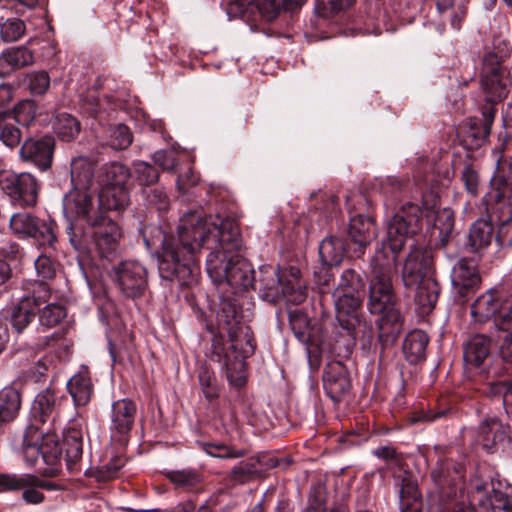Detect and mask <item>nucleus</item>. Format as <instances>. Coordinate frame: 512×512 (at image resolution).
I'll return each mask as SVG.
<instances>
[{"mask_svg": "<svg viewBox=\"0 0 512 512\" xmlns=\"http://www.w3.org/2000/svg\"><path fill=\"white\" fill-rule=\"evenodd\" d=\"M98 204L102 214L111 215L123 211L129 204L127 186L102 185L98 193Z\"/></svg>", "mask_w": 512, "mask_h": 512, "instance_id": "nucleus-26", "label": "nucleus"}, {"mask_svg": "<svg viewBox=\"0 0 512 512\" xmlns=\"http://www.w3.org/2000/svg\"><path fill=\"white\" fill-rule=\"evenodd\" d=\"M55 149V140L46 135L41 138H27L20 150L22 161L35 165L39 170L46 171L51 168Z\"/></svg>", "mask_w": 512, "mask_h": 512, "instance_id": "nucleus-14", "label": "nucleus"}, {"mask_svg": "<svg viewBox=\"0 0 512 512\" xmlns=\"http://www.w3.org/2000/svg\"><path fill=\"white\" fill-rule=\"evenodd\" d=\"M130 170L119 162H111L101 167V183L113 187L126 186L130 178Z\"/></svg>", "mask_w": 512, "mask_h": 512, "instance_id": "nucleus-44", "label": "nucleus"}, {"mask_svg": "<svg viewBox=\"0 0 512 512\" xmlns=\"http://www.w3.org/2000/svg\"><path fill=\"white\" fill-rule=\"evenodd\" d=\"M110 275L113 283L126 298H140L147 289L148 272L138 261H122L113 267Z\"/></svg>", "mask_w": 512, "mask_h": 512, "instance_id": "nucleus-9", "label": "nucleus"}, {"mask_svg": "<svg viewBox=\"0 0 512 512\" xmlns=\"http://www.w3.org/2000/svg\"><path fill=\"white\" fill-rule=\"evenodd\" d=\"M163 475L177 489L183 491H194L202 483L201 474L195 469L169 470L163 472Z\"/></svg>", "mask_w": 512, "mask_h": 512, "instance_id": "nucleus-40", "label": "nucleus"}, {"mask_svg": "<svg viewBox=\"0 0 512 512\" xmlns=\"http://www.w3.org/2000/svg\"><path fill=\"white\" fill-rule=\"evenodd\" d=\"M67 390L75 406H86L93 395V384L88 370H81L67 382Z\"/></svg>", "mask_w": 512, "mask_h": 512, "instance_id": "nucleus-32", "label": "nucleus"}, {"mask_svg": "<svg viewBox=\"0 0 512 512\" xmlns=\"http://www.w3.org/2000/svg\"><path fill=\"white\" fill-rule=\"evenodd\" d=\"M41 456L45 464L55 466L62 458V447L58 436L54 432H41L40 436Z\"/></svg>", "mask_w": 512, "mask_h": 512, "instance_id": "nucleus-46", "label": "nucleus"}, {"mask_svg": "<svg viewBox=\"0 0 512 512\" xmlns=\"http://www.w3.org/2000/svg\"><path fill=\"white\" fill-rule=\"evenodd\" d=\"M423 212L419 205L408 202L388 223L387 240L382 245L392 254L398 255L404 248L406 239L422 229Z\"/></svg>", "mask_w": 512, "mask_h": 512, "instance_id": "nucleus-6", "label": "nucleus"}, {"mask_svg": "<svg viewBox=\"0 0 512 512\" xmlns=\"http://www.w3.org/2000/svg\"><path fill=\"white\" fill-rule=\"evenodd\" d=\"M283 0H257V7L266 21L274 20L280 13Z\"/></svg>", "mask_w": 512, "mask_h": 512, "instance_id": "nucleus-62", "label": "nucleus"}, {"mask_svg": "<svg viewBox=\"0 0 512 512\" xmlns=\"http://www.w3.org/2000/svg\"><path fill=\"white\" fill-rule=\"evenodd\" d=\"M24 295L21 300H28L31 308L36 311L51 298L50 286L41 280H25L22 283Z\"/></svg>", "mask_w": 512, "mask_h": 512, "instance_id": "nucleus-39", "label": "nucleus"}, {"mask_svg": "<svg viewBox=\"0 0 512 512\" xmlns=\"http://www.w3.org/2000/svg\"><path fill=\"white\" fill-rule=\"evenodd\" d=\"M255 463L256 461L252 457L238 462L232 467L229 473V480L234 484L240 485L253 481L260 476Z\"/></svg>", "mask_w": 512, "mask_h": 512, "instance_id": "nucleus-47", "label": "nucleus"}, {"mask_svg": "<svg viewBox=\"0 0 512 512\" xmlns=\"http://www.w3.org/2000/svg\"><path fill=\"white\" fill-rule=\"evenodd\" d=\"M240 230L238 223L229 217L209 222L196 214L181 219L177 236L165 235L160 251L157 252L158 269L162 279L177 280L181 285L190 286L197 282L200 273L196 254L208 246L215 251L228 253L238 250Z\"/></svg>", "mask_w": 512, "mask_h": 512, "instance_id": "nucleus-1", "label": "nucleus"}, {"mask_svg": "<svg viewBox=\"0 0 512 512\" xmlns=\"http://www.w3.org/2000/svg\"><path fill=\"white\" fill-rule=\"evenodd\" d=\"M433 265L434 255L431 248L424 246L413 247L402 269V280L405 287H413L421 280H425L426 276L432 271Z\"/></svg>", "mask_w": 512, "mask_h": 512, "instance_id": "nucleus-13", "label": "nucleus"}, {"mask_svg": "<svg viewBox=\"0 0 512 512\" xmlns=\"http://www.w3.org/2000/svg\"><path fill=\"white\" fill-rule=\"evenodd\" d=\"M94 164L85 157H77L71 162V189H90L94 178Z\"/></svg>", "mask_w": 512, "mask_h": 512, "instance_id": "nucleus-38", "label": "nucleus"}, {"mask_svg": "<svg viewBox=\"0 0 512 512\" xmlns=\"http://www.w3.org/2000/svg\"><path fill=\"white\" fill-rule=\"evenodd\" d=\"M125 458L115 456L109 462L99 466L94 472L93 477L99 482H107L117 477L120 469L125 465Z\"/></svg>", "mask_w": 512, "mask_h": 512, "instance_id": "nucleus-52", "label": "nucleus"}, {"mask_svg": "<svg viewBox=\"0 0 512 512\" xmlns=\"http://www.w3.org/2000/svg\"><path fill=\"white\" fill-rule=\"evenodd\" d=\"M495 114V105L486 103L482 107V123L477 119H469V128L466 132L465 141L471 139L470 145L472 148L482 146L488 139Z\"/></svg>", "mask_w": 512, "mask_h": 512, "instance_id": "nucleus-25", "label": "nucleus"}, {"mask_svg": "<svg viewBox=\"0 0 512 512\" xmlns=\"http://www.w3.org/2000/svg\"><path fill=\"white\" fill-rule=\"evenodd\" d=\"M490 184L491 190L483 197V204L488 203L496 209H500L496 205L502 202L512 204V157L500 155Z\"/></svg>", "mask_w": 512, "mask_h": 512, "instance_id": "nucleus-10", "label": "nucleus"}, {"mask_svg": "<svg viewBox=\"0 0 512 512\" xmlns=\"http://www.w3.org/2000/svg\"><path fill=\"white\" fill-rule=\"evenodd\" d=\"M59 415V403L56 392L48 387L38 393L32 403L31 417L35 423L44 424L49 419L54 423Z\"/></svg>", "mask_w": 512, "mask_h": 512, "instance_id": "nucleus-24", "label": "nucleus"}, {"mask_svg": "<svg viewBox=\"0 0 512 512\" xmlns=\"http://www.w3.org/2000/svg\"><path fill=\"white\" fill-rule=\"evenodd\" d=\"M197 382L206 401L216 410L220 397L221 386L214 370L208 364H202L197 370Z\"/></svg>", "mask_w": 512, "mask_h": 512, "instance_id": "nucleus-36", "label": "nucleus"}, {"mask_svg": "<svg viewBox=\"0 0 512 512\" xmlns=\"http://www.w3.org/2000/svg\"><path fill=\"white\" fill-rule=\"evenodd\" d=\"M476 441L489 453L510 442V426L497 418L485 419L477 429Z\"/></svg>", "mask_w": 512, "mask_h": 512, "instance_id": "nucleus-17", "label": "nucleus"}, {"mask_svg": "<svg viewBox=\"0 0 512 512\" xmlns=\"http://www.w3.org/2000/svg\"><path fill=\"white\" fill-rule=\"evenodd\" d=\"M429 343L427 334L419 329L409 332L403 343V353L406 360L416 364L426 356V348Z\"/></svg>", "mask_w": 512, "mask_h": 512, "instance_id": "nucleus-37", "label": "nucleus"}, {"mask_svg": "<svg viewBox=\"0 0 512 512\" xmlns=\"http://www.w3.org/2000/svg\"><path fill=\"white\" fill-rule=\"evenodd\" d=\"M133 135L128 126L124 124L116 125L110 134V146L116 150H123L132 143Z\"/></svg>", "mask_w": 512, "mask_h": 512, "instance_id": "nucleus-56", "label": "nucleus"}, {"mask_svg": "<svg viewBox=\"0 0 512 512\" xmlns=\"http://www.w3.org/2000/svg\"><path fill=\"white\" fill-rule=\"evenodd\" d=\"M465 467L453 460L446 459L437 463L431 471V478L441 489L451 490L448 495L455 493L456 490H462L465 483Z\"/></svg>", "mask_w": 512, "mask_h": 512, "instance_id": "nucleus-19", "label": "nucleus"}, {"mask_svg": "<svg viewBox=\"0 0 512 512\" xmlns=\"http://www.w3.org/2000/svg\"><path fill=\"white\" fill-rule=\"evenodd\" d=\"M487 214L494 215L501 221L498 232L495 236L496 241L502 247L512 246V204L505 202L499 203V208L496 209L493 205L483 204ZM498 207V205H496Z\"/></svg>", "mask_w": 512, "mask_h": 512, "instance_id": "nucleus-31", "label": "nucleus"}, {"mask_svg": "<svg viewBox=\"0 0 512 512\" xmlns=\"http://www.w3.org/2000/svg\"><path fill=\"white\" fill-rule=\"evenodd\" d=\"M40 436L41 431L36 424H30L25 430L22 450L24 459L29 465H34L41 455Z\"/></svg>", "mask_w": 512, "mask_h": 512, "instance_id": "nucleus-45", "label": "nucleus"}, {"mask_svg": "<svg viewBox=\"0 0 512 512\" xmlns=\"http://www.w3.org/2000/svg\"><path fill=\"white\" fill-rule=\"evenodd\" d=\"M415 303L420 314H429L433 311L440 294V285L434 278H426L418 284Z\"/></svg>", "mask_w": 512, "mask_h": 512, "instance_id": "nucleus-34", "label": "nucleus"}, {"mask_svg": "<svg viewBox=\"0 0 512 512\" xmlns=\"http://www.w3.org/2000/svg\"><path fill=\"white\" fill-rule=\"evenodd\" d=\"M404 497H421L417 482L408 471L404 472L400 483V498Z\"/></svg>", "mask_w": 512, "mask_h": 512, "instance_id": "nucleus-64", "label": "nucleus"}, {"mask_svg": "<svg viewBox=\"0 0 512 512\" xmlns=\"http://www.w3.org/2000/svg\"><path fill=\"white\" fill-rule=\"evenodd\" d=\"M2 189L22 206H33L37 202V182L29 173L1 172Z\"/></svg>", "mask_w": 512, "mask_h": 512, "instance_id": "nucleus-11", "label": "nucleus"}, {"mask_svg": "<svg viewBox=\"0 0 512 512\" xmlns=\"http://www.w3.org/2000/svg\"><path fill=\"white\" fill-rule=\"evenodd\" d=\"M28 87L33 95H43L50 86V77L46 71H34L27 75Z\"/></svg>", "mask_w": 512, "mask_h": 512, "instance_id": "nucleus-59", "label": "nucleus"}, {"mask_svg": "<svg viewBox=\"0 0 512 512\" xmlns=\"http://www.w3.org/2000/svg\"><path fill=\"white\" fill-rule=\"evenodd\" d=\"M53 129L61 141L71 142L79 135L81 124L73 115L61 112L56 115Z\"/></svg>", "mask_w": 512, "mask_h": 512, "instance_id": "nucleus-42", "label": "nucleus"}, {"mask_svg": "<svg viewBox=\"0 0 512 512\" xmlns=\"http://www.w3.org/2000/svg\"><path fill=\"white\" fill-rule=\"evenodd\" d=\"M217 324L220 331L227 333L231 342L230 348L237 354L231 360L226 353L224 336L221 333H215L209 357L215 362L223 361L230 385L243 387L246 383V359L255 353L257 347L253 331L242 322L240 308L234 300L229 298L221 301Z\"/></svg>", "mask_w": 512, "mask_h": 512, "instance_id": "nucleus-2", "label": "nucleus"}, {"mask_svg": "<svg viewBox=\"0 0 512 512\" xmlns=\"http://www.w3.org/2000/svg\"><path fill=\"white\" fill-rule=\"evenodd\" d=\"M512 512V505L506 493L492 489L478 512Z\"/></svg>", "mask_w": 512, "mask_h": 512, "instance_id": "nucleus-50", "label": "nucleus"}, {"mask_svg": "<svg viewBox=\"0 0 512 512\" xmlns=\"http://www.w3.org/2000/svg\"><path fill=\"white\" fill-rule=\"evenodd\" d=\"M361 288H363L362 277L354 269L348 268L342 272L336 290L358 293Z\"/></svg>", "mask_w": 512, "mask_h": 512, "instance_id": "nucleus-55", "label": "nucleus"}, {"mask_svg": "<svg viewBox=\"0 0 512 512\" xmlns=\"http://www.w3.org/2000/svg\"><path fill=\"white\" fill-rule=\"evenodd\" d=\"M501 307V293L490 289L478 296L471 305V316L474 322L483 324L490 320L496 323L497 314Z\"/></svg>", "mask_w": 512, "mask_h": 512, "instance_id": "nucleus-23", "label": "nucleus"}, {"mask_svg": "<svg viewBox=\"0 0 512 512\" xmlns=\"http://www.w3.org/2000/svg\"><path fill=\"white\" fill-rule=\"evenodd\" d=\"M37 311L31 308L28 300H20L13 309L11 323L17 332H22L35 317Z\"/></svg>", "mask_w": 512, "mask_h": 512, "instance_id": "nucleus-51", "label": "nucleus"}, {"mask_svg": "<svg viewBox=\"0 0 512 512\" xmlns=\"http://www.w3.org/2000/svg\"><path fill=\"white\" fill-rule=\"evenodd\" d=\"M487 214L486 218L477 219L470 227L468 234V245L473 252L481 254L492 243L494 238V227L492 217Z\"/></svg>", "mask_w": 512, "mask_h": 512, "instance_id": "nucleus-28", "label": "nucleus"}, {"mask_svg": "<svg viewBox=\"0 0 512 512\" xmlns=\"http://www.w3.org/2000/svg\"><path fill=\"white\" fill-rule=\"evenodd\" d=\"M64 210L77 218L85 220L87 225L91 219L103 215L99 204L95 206L94 195L90 189H70L63 200Z\"/></svg>", "mask_w": 512, "mask_h": 512, "instance_id": "nucleus-16", "label": "nucleus"}, {"mask_svg": "<svg viewBox=\"0 0 512 512\" xmlns=\"http://www.w3.org/2000/svg\"><path fill=\"white\" fill-rule=\"evenodd\" d=\"M507 57V54L498 55L494 51H489L483 56L480 80L483 90L489 95L486 103L495 105L508 94L511 81L504 66Z\"/></svg>", "mask_w": 512, "mask_h": 512, "instance_id": "nucleus-7", "label": "nucleus"}, {"mask_svg": "<svg viewBox=\"0 0 512 512\" xmlns=\"http://www.w3.org/2000/svg\"><path fill=\"white\" fill-rule=\"evenodd\" d=\"M37 312L40 324L47 328L58 325L67 316L66 307L59 303H46L44 308H39Z\"/></svg>", "mask_w": 512, "mask_h": 512, "instance_id": "nucleus-49", "label": "nucleus"}, {"mask_svg": "<svg viewBox=\"0 0 512 512\" xmlns=\"http://www.w3.org/2000/svg\"><path fill=\"white\" fill-rule=\"evenodd\" d=\"M454 212L449 208H443L435 212L433 227L439 231L442 246L448 244L454 229Z\"/></svg>", "mask_w": 512, "mask_h": 512, "instance_id": "nucleus-48", "label": "nucleus"}, {"mask_svg": "<svg viewBox=\"0 0 512 512\" xmlns=\"http://www.w3.org/2000/svg\"><path fill=\"white\" fill-rule=\"evenodd\" d=\"M319 256L326 266H337L344 256L343 241L335 236H329L322 240L319 246Z\"/></svg>", "mask_w": 512, "mask_h": 512, "instance_id": "nucleus-43", "label": "nucleus"}, {"mask_svg": "<svg viewBox=\"0 0 512 512\" xmlns=\"http://www.w3.org/2000/svg\"><path fill=\"white\" fill-rule=\"evenodd\" d=\"M460 178L466 192L472 197H477L481 185L478 171L471 164H467L463 168Z\"/></svg>", "mask_w": 512, "mask_h": 512, "instance_id": "nucleus-58", "label": "nucleus"}, {"mask_svg": "<svg viewBox=\"0 0 512 512\" xmlns=\"http://www.w3.org/2000/svg\"><path fill=\"white\" fill-rule=\"evenodd\" d=\"M90 233L82 229L69 227L68 235L72 246L81 254L101 259H111L117 253L122 238V229L111 215H99L88 224Z\"/></svg>", "mask_w": 512, "mask_h": 512, "instance_id": "nucleus-4", "label": "nucleus"}, {"mask_svg": "<svg viewBox=\"0 0 512 512\" xmlns=\"http://www.w3.org/2000/svg\"><path fill=\"white\" fill-rule=\"evenodd\" d=\"M258 282L263 289L276 291L280 285L278 270L274 269L272 266L260 268Z\"/></svg>", "mask_w": 512, "mask_h": 512, "instance_id": "nucleus-61", "label": "nucleus"}, {"mask_svg": "<svg viewBox=\"0 0 512 512\" xmlns=\"http://www.w3.org/2000/svg\"><path fill=\"white\" fill-rule=\"evenodd\" d=\"M348 236L357 245L354 255L360 258L364 255L365 249L377 237V226L375 219L371 216L358 214L350 218Z\"/></svg>", "mask_w": 512, "mask_h": 512, "instance_id": "nucleus-20", "label": "nucleus"}, {"mask_svg": "<svg viewBox=\"0 0 512 512\" xmlns=\"http://www.w3.org/2000/svg\"><path fill=\"white\" fill-rule=\"evenodd\" d=\"M25 474L0 473V493L22 491V499L28 504H40L45 496L36 486L18 484Z\"/></svg>", "mask_w": 512, "mask_h": 512, "instance_id": "nucleus-27", "label": "nucleus"}, {"mask_svg": "<svg viewBox=\"0 0 512 512\" xmlns=\"http://www.w3.org/2000/svg\"><path fill=\"white\" fill-rule=\"evenodd\" d=\"M336 317L340 326L351 336H354L356 328L360 324L359 311L362 299L358 293L342 292L335 290Z\"/></svg>", "mask_w": 512, "mask_h": 512, "instance_id": "nucleus-15", "label": "nucleus"}, {"mask_svg": "<svg viewBox=\"0 0 512 512\" xmlns=\"http://www.w3.org/2000/svg\"><path fill=\"white\" fill-rule=\"evenodd\" d=\"M65 452L66 467L70 472L76 471L83 454V433L81 429L69 427L63 433L62 450Z\"/></svg>", "mask_w": 512, "mask_h": 512, "instance_id": "nucleus-30", "label": "nucleus"}, {"mask_svg": "<svg viewBox=\"0 0 512 512\" xmlns=\"http://www.w3.org/2000/svg\"><path fill=\"white\" fill-rule=\"evenodd\" d=\"M9 227L18 238H32L40 246L51 247L57 240V224L54 220L40 219L27 212L13 214L9 221Z\"/></svg>", "mask_w": 512, "mask_h": 512, "instance_id": "nucleus-8", "label": "nucleus"}, {"mask_svg": "<svg viewBox=\"0 0 512 512\" xmlns=\"http://www.w3.org/2000/svg\"><path fill=\"white\" fill-rule=\"evenodd\" d=\"M15 119L22 125H28L35 118V105L32 101H23L15 109Z\"/></svg>", "mask_w": 512, "mask_h": 512, "instance_id": "nucleus-63", "label": "nucleus"}, {"mask_svg": "<svg viewBox=\"0 0 512 512\" xmlns=\"http://www.w3.org/2000/svg\"><path fill=\"white\" fill-rule=\"evenodd\" d=\"M137 405L130 398L112 402L110 412V435L114 441L126 443L134 427Z\"/></svg>", "mask_w": 512, "mask_h": 512, "instance_id": "nucleus-12", "label": "nucleus"}, {"mask_svg": "<svg viewBox=\"0 0 512 512\" xmlns=\"http://www.w3.org/2000/svg\"><path fill=\"white\" fill-rule=\"evenodd\" d=\"M488 483L479 480L471 481L468 492V503L463 501L448 500L437 506V512H478L485 498L489 495Z\"/></svg>", "mask_w": 512, "mask_h": 512, "instance_id": "nucleus-21", "label": "nucleus"}, {"mask_svg": "<svg viewBox=\"0 0 512 512\" xmlns=\"http://www.w3.org/2000/svg\"><path fill=\"white\" fill-rule=\"evenodd\" d=\"M197 446L207 455L222 460L226 459H238L246 455L245 449L236 448L233 445L226 444L224 442H212V441H197Z\"/></svg>", "mask_w": 512, "mask_h": 512, "instance_id": "nucleus-41", "label": "nucleus"}, {"mask_svg": "<svg viewBox=\"0 0 512 512\" xmlns=\"http://www.w3.org/2000/svg\"><path fill=\"white\" fill-rule=\"evenodd\" d=\"M496 318V326L507 331L512 328V294L505 298L501 295V307Z\"/></svg>", "mask_w": 512, "mask_h": 512, "instance_id": "nucleus-60", "label": "nucleus"}, {"mask_svg": "<svg viewBox=\"0 0 512 512\" xmlns=\"http://www.w3.org/2000/svg\"><path fill=\"white\" fill-rule=\"evenodd\" d=\"M490 348V337L483 334L472 336L464 347V362L468 366L480 367L489 356Z\"/></svg>", "mask_w": 512, "mask_h": 512, "instance_id": "nucleus-33", "label": "nucleus"}, {"mask_svg": "<svg viewBox=\"0 0 512 512\" xmlns=\"http://www.w3.org/2000/svg\"><path fill=\"white\" fill-rule=\"evenodd\" d=\"M22 133L20 128L6 119L0 129V141L8 148L13 149L20 145Z\"/></svg>", "mask_w": 512, "mask_h": 512, "instance_id": "nucleus-54", "label": "nucleus"}, {"mask_svg": "<svg viewBox=\"0 0 512 512\" xmlns=\"http://www.w3.org/2000/svg\"><path fill=\"white\" fill-rule=\"evenodd\" d=\"M397 256L389 254L386 246L382 245L375 250L370 261L367 307L372 314L381 315L377 322L380 340L389 336H398L403 327V317L396 309L398 297L392 281L396 271Z\"/></svg>", "mask_w": 512, "mask_h": 512, "instance_id": "nucleus-3", "label": "nucleus"}, {"mask_svg": "<svg viewBox=\"0 0 512 512\" xmlns=\"http://www.w3.org/2000/svg\"><path fill=\"white\" fill-rule=\"evenodd\" d=\"M25 23L18 18L7 19L1 26V38L5 42H15L25 33Z\"/></svg>", "mask_w": 512, "mask_h": 512, "instance_id": "nucleus-53", "label": "nucleus"}, {"mask_svg": "<svg viewBox=\"0 0 512 512\" xmlns=\"http://www.w3.org/2000/svg\"><path fill=\"white\" fill-rule=\"evenodd\" d=\"M207 272L216 284L226 282L231 287L248 289L254 282V270L244 259L229 257L227 253L211 251L206 261Z\"/></svg>", "mask_w": 512, "mask_h": 512, "instance_id": "nucleus-5", "label": "nucleus"}, {"mask_svg": "<svg viewBox=\"0 0 512 512\" xmlns=\"http://www.w3.org/2000/svg\"><path fill=\"white\" fill-rule=\"evenodd\" d=\"M22 397L18 389L5 386L0 390V426L16 420L21 410Z\"/></svg>", "mask_w": 512, "mask_h": 512, "instance_id": "nucleus-35", "label": "nucleus"}, {"mask_svg": "<svg viewBox=\"0 0 512 512\" xmlns=\"http://www.w3.org/2000/svg\"><path fill=\"white\" fill-rule=\"evenodd\" d=\"M323 387L326 395L335 403L340 402L351 389L346 367L340 361L328 363L323 372Z\"/></svg>", "mask_w": 512, "mask_h": 512, "instance_id": "nucleus-18", "label": "nucleus"}, {"mask_svg": "<svg viewBox=\"0 0 512 512\" xmlns=\"http://www.w3.org/2000/svg\"><path fill=\"white\" fill-rule=\"evenodd\" d=\"M136 179L140 185L150 186L159 179L158 170L151 164L139 161L134 164Z\"/></svg>", "mask_w": 512, "mask_h": 512, "instance_id": "nucleus-57", "label": "nucleus"}, {"mask_svg": "<svg viewBox=\"0 0 512 512\" xmlns=\"http://www.w3.org/2000/svg\"><path fill=\"white\" fill-rule=\"evenodd\" d=\"M452 283L461 296L474 292L480 287L481 276L473 259L462 258L453 268Z\"/></svg>", "mask_w": 512, "mask_h": 512, "instance_id": "nucleus-22", "label": "nucleus"}, {"mask_svg": "<svg viewBox=\"0 0 512 512\" xmlns=\"http://www.w3.org/2000/svg\"><path fill=\"white\" fill-rule=\"evenodd\" d=\"M34 55L25 46L12 47L0 54V76L7 77L15 70L32 65Z\"/></svg>", "mask_w": 512, "mask_h": 512, "instance_id": "nucleus-29", "label": "nucleus"}]
</instances>
